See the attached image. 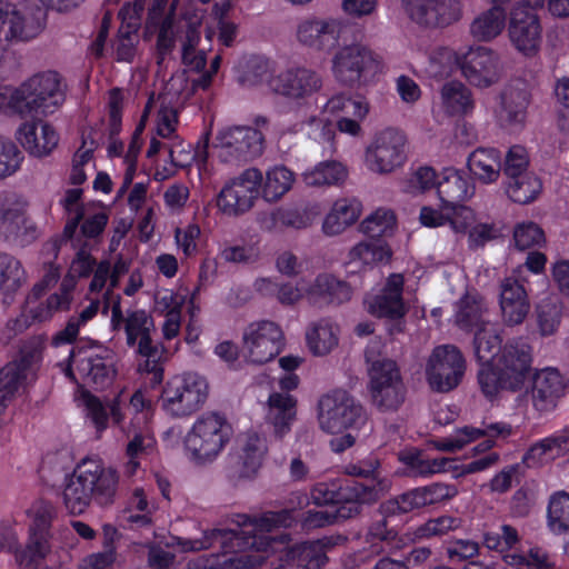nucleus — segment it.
<instances>
[{
	"label": "nucleus",
	"instance_id": "1",
	"mask_svg": "<svg viewBox=\"0 0 569 569\" xmlns=\"http://www.w3.org/2000/svg\"><path fill=\"white\" fill-rule=\"evenodd\" d=\"M295 509H282L279 511H267L260 517H249L247 515H234L231 519L237 525V529H211L203 532L199 539L178 538L177 545L184 552L200 551L219 542L222 548L232 553L222 562L218 559L207 560L198 566V569H247L259 563L256 556L246 553L249 550H266L269 541L264 536L278 527H290L293 521Z\"/></svg>",
	"mask_w": 569,
	"mask_h": 569
},
{
	"label": "nucleus",
	"instance_id": "2",
	"mask_svg": "<svg viewBox=\"0 0 569 569\" xmlns=\"http://www.w3.org/2000/svg\"><path fill=\"white\" fill-rule=\"evenodd\" d=\"M531 348L520 339L509 340L493 365L483 366L478 372V382L487 398L500 391L517 392L526 388L532 377Z\"/></svg>",
	"mask_w": 569,
	"mask_h": 569
},
{
	"label": "nucleus",
	"instance_id": "3",
	"mask_svg": "<svg viewBox=\"0 0 569 569\" xmlns=\"http://www.w3.org/2000/svg\"><path fill=\"white\" fill-rule=\"evenodd\" d=\"M60 77L56 71L37 74L14 89L10 96V109L23 118L40 119L62 102Z\"/></svg>",
	"mask_w": 569,
	"mask_h": 569
},
{
	"label": "nucleus",
	"instance_id": "4",
	"mask_svg": "<svg viewBox=\"0 0 569 569\" xmlns=\"http://www.w3.org/2000/svg\"><path fill=\"white\" fill-rule=\"evenodd\" d=\"M368 365V390L373 407L381 412L397 411L406 400L405 386L397 362L380 355L366 351Z\"/></svg>",
	"mask_w": 569,
	"mask_h": 569
},
{
	"label": "nucleus",
	"instance_id": "5",
	"mask_svg": "<svg viewBox=\"0 0 569 569\" xmlns=\"http://www.w3.org/2000/svg\"><path fill=\"white\" fill-rule=\"evenodd\" d=\"M317 408L319 426L328 433L358 428L367 420L363 407L342 389L321 396Z\"/></svg>",
	"mask_w": 569,
	"mask_h": 569
},
{
	"label": "nucleus",
	"instance_id": "6",
	"mask_svg": "<svg viewBox=\"0 0 569 569\" xmlns=\"http://www.w3.org/2000/svg\"><path fill=\"white\" fill-rule=\"evenodd\" d=\"M232 428L218 413H208L200 417L187 435L184 445L187 450L198 461H207L217 457L229 441Z\"/></svg>",
	"mask_w": 569,
	"mask_h": 569
},
{
	"label": "nucleus",
	"instance_id": "7",
	"mask_svg": "<svg viewBox=\"0 0 569 569\" xmlns=\"http://www.w3.org/2000/svg\"><path fill=\"white\" fill-rule=\"evenodd\" d=\"M208 397L207 381L197 375L174 377L167 382L162 395L163 408L172 416H189L204 403Z\"/></svg>",
	"mask_w": 569,
	"mask_h": 569
},
{
	"label": "nucleus",
	"instance_id": "8",
	"mask_svg": "<svg viewBox=\"0 0 569 569\" xmlns=\"http://www.w3.org/2000/svg\"><path fill=\"white\" fill-rule=\"evenodd\" d=\"M465 371V357L453 345L436 347L426 365L428 383L437 392H449L457 388L462 380Z\"/></svg>",
	"mask_w": 569,
	"mask_h": 569
},
{
	"label": "nucleus",
	"instance_id": "9",
	"mask_svg": "<svg viewBox=\"0 0 569 569\" xmlns=\"http://www.w3.org/2000/svg\"><path fill=\"white\" fill-rule=\"evenodd\" d=\"M262 173L256 168L244 170L238 178L227 184L218 194V207L229 216H239L253 206L259 194Z\"/></svg>",
	"mask_w": 569,
	"mask_h": 569
},
{
	"label": "nucleus",
	"instance_id": "10",
	"mask_svg": "<svg viewBox=\"0 0 569 569\" xmlns=\"http://www.w3.org/2000/svg\"><path fill=\"white\" fill-rule=\"evenodd\" d=\"M283 347V332L272 321L248 326L243 332V349L250 362L263 365L278 356Z\"/></svg>",
	"mask_w": 569,
	"mask_h": 569
},
{
	"label": "nucleus",
	"instance_id": "11",
	"mask_svg": "<svg viewBox=\"0 0 569 569\" xmlns=\"http://www.w3.org/2000/svg\"><path fill=\"white\" fill-rule=\"evenodd\" d=\"M379 62L373 52L360 44L342 48L333 59V72L337 80L352 86L368 74H375Z\"/></svg>",
	"mask_w": 569,
	"mask_h": 569
},
{
	"label": "nucleus",
	"instance_id": "12",
	"mask_svg": "<svg viewBox=\"0 0 569 569\" xmlns=\"http://www.w3.org/2000/svg\"><path fill=\"white\" fill-rule=\"evenodd\" d=\"M456 64L473 86L487 88L498 80V58L486 47L469 48L456 53Z\"/></svg>",
	"mask_w": 569,
	"mask_h": 569
},
{
	"label": "nucleus",
	"instance_id": "13",
	"mask_svg": "<svg viewBox=\"0 0 569 569\" xmlns=\"http://www.w3.org/2000/svg\"><path fill=\"white\" fill-rule=\"evenodd\" d=\"M380 498V490L373 485L350 481L337 489L329 500L337 507L332 509L335 522L345 521L359 516L363 505H371Z\"/></svg>",
	"mask_w": 569,
	"mask_h": 569
},
{
	"label": "nucleus",
	"instance_id": "14",
	"mask_svg": "<svg viewBox=\"0 0 569 569\" xmlns=\"http://www.w3.org/2000/svg\"><path fill=\"white\" fill-rule=\"evenodd\" d=\"M82 218L83 207L79 206L74 209V216L66 222L62 233L48 243L49 250L53 253L54 258L58 257L62 243L70 242L73 249H78L69 271L76 278L88 277L96 264V260L89 252L88 242L81 241L80 238H74Z\"/></svg>",
	"mask_w": 569,
	"mask_h": 569
},
{
	"label": "nucleus",
	"instance_id": "15",
	"mask_svg": "<svg viewBox=\"0 0 569 569\" xmlns=\"http://www.w3.org/2000/svg\"><path fill=\"white\" fill-rule=\"evenodd\" d=\"M405 144L402 132L391 128L381 131L367 151L371 168L380 173L392 171L405 160Z\"/></svg>",
	"mask_w": 569,
	"mask_h": 569
},
{
	"label": "nucleus",
	"instance_id": "16",
	"mask_svg": "<svg viewBox=\"0 0 569 569\" xmlns=\"http://www.w3.org/2000/svg\"><path fill=\"white\" fill-rule=\"evenodd\" d=\"M402 288L403 277L399 273H392L388 278L385 288L375 297L369 308L372 315L392 321L389 328L390 335L403 331L401 319L405 317L407 309L402 300Z\"/></svg>",
	"mask_w": 569,
	"mask_h": 569
},
{
	"label": "nucleus",
	"instance_id": "17",
	"mask_svg": "<svg viewBox=\"0 0 569 569\" xmlns=\"http://www.w3.org/2000/svg\"><path fill=\"white\" fill-rule=\"evenodd\" d=\"M509 37L516 48L526 53H536L541 42V26L535 10L519 3L511 11Z\"/></svg>",
	"mask_w": 569,
	"mask_h": 569
},
{
	"label": "nucleus",
	"instance_id": "18",
	"mask_svg": "<svg viewBox=\"0 0 569 569\" xmlns=\"http://www.w3.org/2000/svg\"><path fill=\"white\" fill-rule=\"evenodd\" d=\"M216 140L217 147L239 160L248 161L262 152L263 137L260 131L251 127L237 126L221 130Z\"/></svg>",
	"mask_w": 569,
	"mask_h": 569
},
{
	"label": "nucleus",
	"instance_id": "19",
	"mask_svg": "<svg viewBox=\"0 0 569 569\" xmlns=\"http://www.w3.org/2000/svg\"><path fill=\"white\" fill-rule=\"evenodd\" d=\"M401 1L409 17L426 27H446L459 18V9L453 0Z\"/></svg>",
	"mask_w": 569,
	"mask_h": 569
},
{
	"label": "nucleus",
	"instance_id": "20",
	"mask_svg": "<svg viewBox=\"0 0 569 569\" xmlns=\"http://www.w3.org/2000/svg\"><path fill=\"white\" fill-rule=\"evenodd\" d=\"M81 479L88 478L89 491L99 506L111 505L114 500L119 476L112 468H104L99 461L83 459L77 467Z\"/></svg>",
	"mask_w": 569,
	"mask_h": 569
},
{
	"label": "nucleus",
	"instance_id": "21",
	"mask_svg": "<svg viewBox=\"0 0 569 569\" xmlns=\"http://www.w3.org/2000/svg\"><path fill=\"white\" fill-rule=\"evenodd\" d=\"M340 23L335 19H321L317 17L301 21L297 28L298 41L317 51L333 49L339 39Z\"/></svg>",
	"mask_w": 569,
	"mask_h": 569
},
{
	"label": "nucleus",
	"instance_id": "22",
	"mask_svg": "<svg viewBox=\"0 0 569 569\" xmlns=\"http://www.w3.org/2000/svg\"><path fill=\"white\" fill-rule=\"evenodd\" d=\"M351 287L332 274H318L313 283L306 290V297L310 305L323 307L341 305L351 299Z\"/></svg>",
	"mask_w": 569,
	"mask_h": 569
},
{
	"label": "nucleus",
	"instance_id": "23",
	"mask_svg": "<svg viewBox=\"0 0 569 569\" xmlns=\"http://www.w3.org/2000/svg\"><path fill=\"white\" fill-rule=\"evenodd\" d=\"M321 83V78L315 71L298 68L279 74L271 87L279 94L298 99L316 92Z\"/></svg>",
	"mask_w": 569,
	"mask_h": 569
},
{
	"label": "nucleus",
	"instance_id": "24",
	"mask_svg": "<svg viewBox=\"0 0 569 569\" xmlns=\"http://www.w3.org/2000/svg\"><path fill=\"white\" fill-rule=\"evenodd\" d=\"M500 288V308L505 323L508 326L522 323L530 310L523 286L515 278H506Z\"/></svg>",
	"mask_w": 569,
	"mask_h": 569
},
{
	"label": "nucleus",
	"instance_id": "25",
	"mask_svg": "<svg viewBox=\"0 0 569 569\" xmlns=\"http://www.w3.org/2000/svg\"><path fill=\"white\" fill-rule=\"evenodd\" d=\"M38 120L22 123L17 131V139L26 151L37 158L49 156L57 147L59 136L49 123H41L40 134L38 132Z\"/></svg>",
	"mask_w": 569,
	"mask_h": 569
},
{
	"label": "nucleus",
	"instance_id": "26",
	"mask_svg": "<svg viewBox=\"0 0 569 569\" xmlns=\"http://www.w3.org/2000/svg\"><path fill=\"white\" fill-rule=\"evenodd\" d=\"M529 92L523 84L508 86L500 94L497 118L501 127L513 128L525 123L529 106Z\"/></svg>",
	"mask_w": 569,
	"mask_h": 569
},
{
	"label": "nucleus",
	"instance_id": "27",
	"mask_svg": "<svg viewBox=\"0 0 569 569\" xmlns=\"http://www.w3.org/2000/svg\"><path fill=\"white\" fill-rule=\"evenodd\" d=\"M328 561L319 543L305 542L284 549L276 569H321Z\"/></svg>",
	"mask_w": 569,
	"mask_h": 569
},
{
	"label": "nucleus",
	"instance_id": "28",
	"mask_svg": "<svg viewBox=\"0 0 569 569\" xmlns=\"http://www.w3.org/2000/svg\"><path fill=\"white\" fill-rule=\"evenodd\" d=\"M532 400L539 411H547L556 406L562 395L563 383L560 373L553 369L532 373Z\"/></svg>",
	"mask_w": 569,
	"mask_h": 569
},
{
	"label": "nucleus",
	"instance_id": "29",
	"mask_svg": "<svg viewBox=\"0 0 569 569\" xmlns=\"http://www.w3.org/2000/svg\"><path fill=\"white\" fill-rule=\"evenodd\" d=\"M391 250L382 239L359 242L348 253L346 268L349 273L360 272L365 267L389 260Z\"/></svg>",
	"mask_w": 569,
	"mask_h": 569
},
{
	"label": "nucleus",
	"instance_id": "30",
	"mask_svg": "<svg viewBox=\"0 0 569 569\" xmlns=\"http://www.w3.org/2000/svg\"><path fill=\"white\" fill-rule=\"evenodd\" d=\"M437 192L442 207L458 204L473 194V186L458 170L446 168L437 181Z\"/></svg>",
	"mask_w": 569,
	"mask_h": 569
},
{
	"label": "nucleus",
	"instance_id": "31",
	"mask_svg": "<svg viewBox=\"0 0 569 569\" xmlns=\"http://www.w3.org/2000/svg\"><path fill=\"white\" fill-rule=\"evenodd\" d=\"M297 413V400L288 393L274 392L268 399L267 421L272 425L276 437L282 438Z\"/></svg>",
	"mask_w": 569,
	"mask_h": 569
},
{
	"label": "nucleus",
	"instance_id": "32",
	"mask_svg": "<svg viewBox=\"0 0 569 569\" xmlns=\"http://www.w3.org/2000/svg\"><path fill=\"white\" fill-rule=\"evenodd\" d=\"M40 357L37 346H23L19 359L7 363L0 370V381L7 386V393H16L18 388L27 380L33 362Z\"/></svg>",
	"mask_w": 569,
	"mask_h": 569
},
{
	"label": "nucleus",
	"instance_id": "33",
	"mask_svg": "<svg viewBox=\"0 0 569 569\" xmlns=\"http://www.w3.org/2000/svg\"><path fill=\"white\" fill-rule=\"evenodd\" d=\"M456 323L460 329L467 331H477L491 325L483 298L477 295H465L458 305Z\"/></svg>",
	"mask_w": 569,
	"mask_h": 569
},
{
	"label": "nucleus",
	"instance_id": "34",
	"mask_svg": "<svg viewBox=\"0 0 569 569\" xmlns=\"http://www.w3.org/2000/svg\"><path fill=\"white\" fill-rule=\"evenodd\" d=\"M0 232L13 240L28 233L24 204L13 196L4 194L0 204Z\"/></svg>",
	"mask_w": 569,
	"mask_h": 569
},
{
	"label": "nucleus",
	"instance_id": "35",
	"mask_svg": "<svg viewBox=\"0 0 569 569\" xmlns=\"http://www.w3.org/2000/svg\"><path fill=\"white\" fill-rule=\"evenodd\" d=\"M26 281V273L21 262L13 256L0 252V292L3 295V302L10 303L13 295Z\"/></svg>",
	"mask_w": 569,
	"mask_h": 569
},
{
	"label": "nucleus",
	"instance_id": "36",
	"mask_svg": "<svg viewBox=\"0 0 569 569\" xmlns=\"http://www.w3.org/2000/svg\"><path fill=\"white\" fill-rule=\"evenodd\" d=\"M469 171L485 183L493 182L500 173V154L495 149L478 148L468 158Z\"/></svg>",
	"mask_w": 569,
	"mask_h": 569
},
{
	"label": "nucleus",
	"instance_id": "37",
	"mask_svg": "<svg viewBox=\"0 0 569 569\" xmlns=\"http://www.w3.org/2000/svg\"><path fill=\"white\" fill-rule=\"evenodd\" d=\"M359 214L360 210L357 203L347 199H339L326 216L322 230L327 236H337L355 223Z\"/></svg>",
	"mask_w": 569,
	"mask_h": 569
},
{
	"label": "nucleus",
	"instance_id": "38",
	"mask_svg": "<svg viewBox=\"0 0 569 569\" xmlns=\"http://www.w3.org/2000/svg\"><path fill=\"white\" fill-rule=\"evenodd\" d=\"M88 478L81 479L77 468L63 490V503L71 515H81L93 501L92 491H89Z\"/></svg>",
	"mask_w": 569,
	"mask_h": 569
},
{
	"label": "nucleus",
	"instance_id": "39",
	"mask_svg": "<svg viewBox=\"0 0 569 569\" xmlns=\"http://www.w3.org/2000/svg\"><path fill=\"white\" fill-rule=\"evenodd\" d=\"M261 228L268 231L283 228L303 229L311 224L309 214L298 209L279 208L260 217Z\"/></svg>",
	"mask_w": 569,
	"mask_h": 569
},
{
	"label": "nucleus",
	"instance_id": "40",
	"mask_svg": "<svg viewBox=\"0 0 569 569\" xmlns=\"http://www.w3.org/2000/svg\"><path fill=\"white\" fill-rule=\"evenodd\" d=\"M441 100L447 113L466 114L473 109L471 91L459 81H450L441 88Z\"/></svg>",
	"mask_w": 569,
	"mask_h": 569
},
{
	"label": "nucleus",
	"instance_id": "41",
	"mask_svg": "<svg viewBox=\"0 0 569 569\" xmlns=\"http://www.w3.org/2000/svg\"><path fill=\"white\" fill-rule=\"evenodd\" d=\"M346 178V168L337 161L320 162L313 169L302 173V180L308 187L339 186Z\"/></svg>",
	"mask_w": 569,
	"mask_h": 569
},
{
	"label": "nucleus",
	"instance_id": "42",
	"mask_svg": "<svg viewBox=\"0 0 569 569\" xmlns=\"http://www.w3.org/2000/svg\"><path fill=\"white\" fill-rule=\"evenodd\" d=\"M306 339L315 356H326L338 345L337 328L329 320L321 319L311 325Z\"/></svg>",
	"mask_w": 569,
	"mask_h": 569
},
{
	"label": "nucleus",
	"instance_id": "43",
	"mask_svg": "<svg viewBox=\"0 0 569 569\" xmlns=\"http://www.w3.org/2000/svg\"><path fill=\"white\" fill-rule=\"evenodd\" d=\"M502 339L491 323L475 331L473 350L477 360L483 366L493 365L492 360L501 351Z\"/></svg>",
	"mask_w": 569,
	"mask_h": 569
},
{
	"label": "nucleus",
	"instance_id": "44",
	"mask_svg": "<svg viewBox=\"0 0 569 569\" xmlns=\"http://www.w3.org/2000/svg\"><path fill=\"white\" fill-rule=\"evenodd\" d=\"M137 353L146 358L143 365L139 366V370L152 373V382L160 383L163 379V369L161 363L166 353L163 345L160 342H153L151 336L144 337L137 343Z\"/></svg>",
	"mask_w": 569,
	"mask_h": 569
},
{
	"label": "nucleus",
	"instance_id": "45",
	"mask_svg": "<svg viewBox=\"0 0 569 569\" xmlns=\"http://www.w3.org/2000/svg\"><path fill=\"white\" fill-rule=\"evenodd\" d=\"M506 17L496 8L480 13L470 24V33L478 41H490L505 28Z\"/></svg>",
	"mask_w": 569,
	"mask_h": 569
},
{
	"label": "nucleus",
	"instance_id": "46",
	"mask_svg": "<svg viewBox=\"0 0 569 569\" xmlns=\"http://www.w3.org/2000/svg\"><path fill=\"white\" fill-rule=\"evenodd\" d=\"M542 188L541 181L533 173H525L509 179L507 193L517 203L527 204L535 200Z\"/></svg>",
	"mask_w": 569,
	"mask_h": 569
},
{
	"label": "nucleus",
	"instance_id": "47",
	"mask_svg": "<svg viewBox=\"0 0 569 569\" xmlns=\"http://www.w3.org/2000/svg\"><path fill=\"white\" fill-rule=\"evenodd\" d=\"M293 183V173L286 167H274L269 170L262 188V196L268 202L279 200Z\"/></svg>",
	"mask_w": 569,
	"mask_h": 569
},
{
	"label": "nucleus",
	"instance_id": "48",
	"mask_svg": "<svg viewBox=\"0 0 569 569\" xmlns=\"http://www.w3.org/2000/svg\"><path fill=\"white\" fill-rule=\"evenodd\" d=\"M124 331L127 345L134 347L137 340L151 336L156 331L153 318L144 310L128 311L126 317Z\"/></svg>",
	"mask_w": 569,
	"mask_h": 569
},
{
	"label": "nucleus",
	"instance_id": "49",
	"mask_svg": "<svg viewBox=\"0 0 569 569\" xmlns=\"http://www.w3.org/2000/svg\"><path fill=\"white\" fill-rule=\"evenodd\" d=\"M537 322L541 335H552L561 320V305L557 299L546 298L536 307Z\"/></svg>",
	"mask_w": 569,
	"mask_h": 569
},
{
	"label": "nucleus",
	"instance_id": "50",
	"mask_svg": "<svg viewBox=\"0 0 569 569\" xmlns=\"http://www.w3.org/2000/svg\"><path fill=\"white\" fill-rule=\"evenodd\" d=\"M395 224L396 217L392 211L377 210L361 222L360 229L371 239H381L392 233Z\"/></svg>",
	"mask_w": 569,
	"mask_h": 569
},
{
	"label": "nucleus",
	"instance_id": "51",
	"mask_svg": "<svg viewBox=\"0 0 569 569\" xmlns=\"http://www.w3.org/2000/svg\"><path fill=\"white\" fill-rule=\"evenodd\" d=\"M548 520L556 532L562 533L569 530V493L560 491L550 498Z\"/></svg>",
	"mask_w": 569,
	"mask_h": 569
},
{
	"label": "nucleus",
	"instance_id": "52",
	"mask_svg": "<svg viewBox=\"0 0 569 569\" xmlns=\"http://www.w3.org/2000/svg\"><path fill=\"white\" fill-rule=\"evenodd\" d=\"M368 541L371 542L372 552L389 553L392 549L398 547L400 541L397 531L387 528L386 521L373 523L368 532Z\"/></svg>",
	"mask_w": 569,
	"mask_h": 569
},
{
	"label": "nucleus",
	"instance_id": "53",
	"mask_svg": "<svg viewBox=\"0 0 569 569\" xmlns=\"http://www.w3.org/2000/svg\"><path fill=\"white\" fill-rule=\"evenodd\" d=\"M23 160L22 152L14 142L0 137V180L16 173Z\"/></svg>",
	"mask_w": 569,
	"mask_h": 569
},
{
	"label": "nucleus",
	"instance_id": "54",
	"mask_svg": "<svg viewBox=\"0 0 569 569\" xmlns=\"http://www.w3.org/2000/svg\"><path fill=\"white\" fill-rule=\"evenodd\" d=\"M567 445L568 441L561 438L545 439L539 443L532 446L523 457V462L528 467L539 463L543 459H553L561 450V445Z\"/></svg>",
	"mask_w": 569,
	"mask_h": 569
},
{
	"label": "nucleus",
	"instance_id": "55",
	"mask_svg": "<svg viewBox=\"0 0 569 569\" xmlns=\"http://www.w3.org/2000/svg\"><path fill=\"white\" fill-rule=\"evenodd\" d=\"M325 110L330 113L343 112L355 118L363 119L369 112V106L365 101L353 100L343 94H337L328 100Z\"/></svg>",
	"mask_w": 569,
	"mask_h": 569
},
{
	"label": "nucleus",
	"instance_id": "56",
	"mask_svg": "<svg viewBox=\"0 0 569 569\" xmlns=\"http://www.w3.org/2000/svg\"><path fill=\"white\" fill-rule=\"evenodd\" d=\"M48 550V541L29 537L26 549L18 556L21 569H39Z\"/></svg>",
	"mask_w": 569,
	"mask_h": 569
},
{
	"label": "nucleus",
	"instance_id": "57",
	"mask_svg": "<svg viewBox=\"0 0 569 569\" xmlns=\"http://www.w3.org/2000/svg\"><path fill=\"white\" fill-rule=\"evenodd\" d=\"M516 247L526 250L545 242L543 230L535 222L518 224L513 231Z\"/></svg>",
	"mask_w": 569,
	"mask_h": 569
},
{
	"label": "nucleus",
	"instance_id": "58",
	"mask_svg": "<svg viewBox=\"0 0 569 569\" xmlns=\"http://www.w3.org/2000/svg\"><path fill=\"white\" fill-rule=\"evenodd\" d=\"M54 516V507L49 502H41L36 510L33 525L29 529L30 537L48 541L51 521Z\"/></svg>",
	"mask_w": 569,
	"mask_h": 569
},
{
	"label": "nucleus",
	"instance_id": "59",
	"mask_svg": "<svg viewBox=\"0 0 569 569\" xmlns=\"http://www.w3.org/2000/svg\"><path fill=\"white\" fill-rule=\"evenodd\" d=\"M462 527V520L452 516H441L428 520L419 528V533L422 537H441L450 531H455Z\"/></svg>",
	"mask_w": 569,
	"mask_h": 569
},
{
	"label": "nucleus",
	"instance_id": "60",
	"mask_svg": "<svg viewBox=\"0 0 569 569\" xmlns=\"http://www.w3.org/2000/svg\"><path fill=\"white\" fill-rule=\"evenodd\" d=\"M268 451L266 439L257 433L247 435L246 441L242 446V456L258 470L262 465V459Z\"/></svg>",
	"mask_w": 569,
	"mask_h": 569
},
{
	"label": "nucleus",
	"instance_id": "61",
	"mask_svg": "<svg viewBox=\"0 0 569 569\" xmlns=\"http://www.w3.org/2000/svg\"><path fill=\"white\" fill-rule=\"evenodd\" d=\"M528 163L529 160L526 149L520 146H513L506 156L503 172L509 179L525 176V173H528Z\"/></svg>",
	"mask_w": 569,
	"mask_h": 569
},
{
	"label": "nucleus",
	"instance_id": "62",
	"mask_svg": "<svg viewBox=\"0 0 569 569\" xmlns=\"http://www.w3.org/2000/svg\"><path fill=\"white\" fill-rule=\"evenodd\" d=\"M78 369L94 385H104L110 378V369L101 358L81 359Z\"/></svg>",
	"mask_w": 569,
	"mask_h": 569
},
{
	"label": "nucleus",
	"instance_id": "63",
	"mask_svg": "<svg viewBox=\"0 0 569 569\" xmlns=\"http://www.w3.org/2000/svg\"><path fill=\"white\" fill-rule=\"evenodd\" d=\"M442 210L447 211V222H450L451 227L457 232H465L475 220L472 209L463 206L462 202L445 206Z\"/></svg>",
	"mask_w": 569,
	"mask_h": 569
},
{
	"label": "nucleus",
	"instance_id": "64",
	"mask_svg": "<svg viewBox=\"0 0 569 569\" xmlns=\"http://www.w3.org/2000/svg\"><path fill=\"white\" fill-rule=\"evenodd\" d=\"M257 473L258 469L242 456L232 459L227 468V478L233 486L254 479Z\"/></svg>",
	"mask_w": 569,
	"mask_h": 569
}]
</instances>
